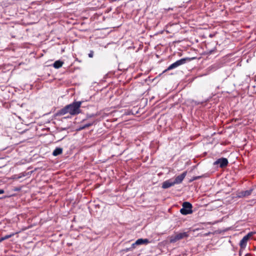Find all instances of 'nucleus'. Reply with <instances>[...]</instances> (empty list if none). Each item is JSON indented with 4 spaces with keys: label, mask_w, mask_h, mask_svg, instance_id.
<instances>
[{
    "label": "nucleus",
    "mask_w": 256,
    "mask_h": 256,
    "mask_svg": "<svg viewBox=\"0 0 256 256\" xmlns=\"http://www.w3.org/2000/svg\"><path fill=\"white\" fill-rule=\"evenodd\" d=\"M82 104V101H74L58 111L56 115L62 116L66 114H70L71 116L78 115L81 112Z\"/></svg>",
    "instance_id": "nucleus-1"
},
{
    "label": "nucleus",
    "mask_w": 256,
    "mask_h": 256,
    "mask_svg": "<svg viewBox=\"0 0 256 256\" xmlns=\"http://www.w3.org/2000/svg\"><path fill=\"white\" fill-rule=\"evenodd\" d=\"M190 59L188 58H181L180 60H179L176 62L172 63L171 64L166 70H164L163 72H166L168 70H170L174 68H178V66H182V64H186L187 62L190 61Z\"/></svg>",
    "instance_id": "nucleus-2"
},
{
    "label": "nucleus",
    "mask_w": 256,
    "mask_h": 256,
    "mask_svg": "<svg viewBox=\"0 0 256 256\" xmlns=\"http://www.w3.org/2000/svg\"><path fill=\"white\" fill-rule=\"evenodd\" d=\"M182 208L180 209V212L183 215H187L192 212V204L189 202H184L182 204Z\"/></svg>",
    "instance_id": "nucleus-3"
},
{
    "label": "nucleus",
    "mask_w": 256,
    "mask_h": 256,
    "mask_svg": "<svg viewBox=\"0 0 256 256\" xmlns=\"http://www.w3.org/2000/svg\"><path fill=\"white\" fill-rule=\"evenodd\" d=\"M188 236V234L186 232H180L174 236H172L170 238V243H174L181 239L186 238Z\"/></svg>",
    "instance_id": "nucleus-4"
},
{
    "label": "nucleus",
    "mask_w": 256,
    "mask_h": 256,
    "mask_svg": "<svg viewBox=\"0 0 256 256\" xmlns=\"http://www.w3.org/2000/svg\"><path fill=\"white\" fill-rule=\"evenodd\" d=\"M228 160L226 158H220L214 162V164H219L220 167L222 168L226 167L228 164Z\"/></svg>",
    "instance_id": "nucleus-5"
},
{
    "label": "nucleus",
    "mask_w": 256,
    "mask_h": 256,
    "mask_svg": "<svg viewBox=\"0 0 256 256\" xmlns=\"http://www.w3.org/2000/svg\"><path fill=\"white\" fill-rule=\"evenodd\" d=\"M252 191L253 189L252 188L246 190H242L238 192L236 196L239 198L248 197L252 194Z\"/></svg>",
    "instance_id": "nucleus-6"
},
{
    "label": "nucleus",
    "mask_w": 256,
    "mask_h": 256,
    "mask_svg": "<svg viewBox=\"0 0 256 256\" xmlns=\"http://www.w3.org/2000/svg\"><path fill=\"white\" fill-rule=\"evenodd\" d=\"M186 175V172H182L180 175L177 176L174 180H173L174 182V184H180L182 182V180L184 178Z\"/></svg>",
    "instance_id": "nucleus-7"
},
{
    "label": "nucleus",
    "mask_w": 256,
    "mask_h": 256,
    "mask_svg": "<svg viewBox=\"0 0 256 256\" xmlns=\"http://www.w3.org/2000/svg\"><path fill=\"white\" fill-rule=\"evenodd\" d=\"M174 180L172 179H170L164 181L162 184V188H163L166 189L174 185Z\"/></svg>",
    "instance_id": "nucleus-8"
},
{
    "label": "nucleus",
    "mask_w": 256,
    "mask_h": 256,
    "mask_svg": "<svg viewBox=\"0 0 256 256\" xmlns=\"http://www.w3.org/2000/svg\"><path fill=\"white\" fill-rule=\"evenodd\" d=\"M250 234L245 236L240 241V246L241 247L246 246V245L247 242L249 238Z\"/></svg>",
    "instance_id": "nucleus-9"
},
{
    "label": "nucleus",
    "mask_w": 256,
    "mask_h": 256,
    "mask_svg": "<svg viewBox=\"0 0 256 256\" xmlns=\"http://www.w3.org/2000/svg\"><path fill=\"white\" fill-rule=\"evenodd\" d=\"M148 243H150V241L147 238H139L135 242V244H138V245L146 244Z\"/></svg>",
    "instance_id": "nucleus-10"
},
{
    "label": "nucleus",
    "mask_w": 256,
    "mask_h": 256,
    "mask_svg": "<svg viewBox=\"0 0 256 256\" xmlns=\"http://www.w3.org/2000/svg\"><path fill=\"white\" fill-rule=\"evenodd\" d=\"M64 64V62L60 60H56V61L54 64H53V66L55 68H61L62 66V64Z\"/></svg>",
    "instance_id": "nucleus-11"
},
{
    "label": "nucleus",
    "mask_w": 256,
    "mask_h": 256,
    "mask_svg": "<svg viewBox=\"0 0 256 256\" xmlns=\"http://www.w3.org/2000/svg\"><path fill=\"white\" fill-rule=\"evenodd\" d=\"M62 152V148H56L52 152L54 156H57L61 154Z\"/></svg>",
    "instance_id": "nucleus-12"
},
{
    "label": "nucleus",
    "mask_w": 256,
    "mask_h": 256,
    "mask_svg": "<svg viewBox=\"0 0 256 256\" xmlns=\"http://www.w3.org/2000/svg\"><path fill=\"white\" fill-rule=\"evenodd\" d=\"M93 124L92 122H90V123H88V124H86L84 125H83L82 126H81L79 128L78 130H84L86 128H87L91 126H92Z\"/></svg>",
    "instance_id": "nucleus-13"
},
{
    "label": "nucleus",
    "mask_w": 256,
    "mask_h": 256,
    "mask_svg": "<svg viewBox=\"0 0 256 256\" xmlns=\"http://www.w3.org/2000/svg\"><path fill=\"white\" fill-rule=\"evenodd\" d=\"M14 234H15V233H12L10 234L6 235V236H5L4 237H2L1 238L2 240L3 241V240H5L8 239V238H11L12 236H14Z\"/></svg>",
    "instance_id": "nucleus-14"
},
{
    "label": "nucleus",
    "mask_w": 256,
    "mask_h": 256,
    "mask_svg": "<svg viewBox=\"0 0 256 256\" xmlns=\"http://www.w3.org/2000/svg\"><path fill=\"white\" fill-rule=\"evenodd\" d=\"M93 56H94V52L91 50L90 52V54H88V56L90 58H92L93 57Z\"/></svg>",
    "instance_id": "nucleus-15"
},
{
    "label": "nucleus",
    "mask_w": 256,
    "mask_h": 256,
    "mask_svg": "<svg viewBox=\"0 0 256 256\" xmlns=\"http://www.w3.org/2000/svg\"><path fill=\"white\" fill-rule=\"evenodd\" d=\"M138 245V244H135V242L132 244V246L130 247L132 248V249H133L135 248L136 246Z\"/></svg>",
    "instance_id": "nucleus-16"
},
{
    "label": "nucleus",
    "mask_w": 256,
    "mask_h": 256,
    "mask_svg": "<svg viewBox=\"0 0 256 256\" xmlns=\"http://www.w3.org/2000/svg\"><path fill=\"white\" fill-rule=\"evenodd\" d=\"M4 192V190H0V194H2Z\"/></svg>",
    "instance_id": "nucleus-17"
},
{
    "label": "nucleus",
    "mask_w": 256,
    "mask_h": 256,
    "mask_svg": "<svg viewBox=\"0 0 256 256\" xmlns=\"http://www.w3.org/2000/svg\"><path fill=\"white\" fill-rule=\"evenodd\" d=\"M132 250V248H126V251L127 252V251L130 250Z\"/></svg>",
    "instance_id": "nucleus-18"
},
{
    "label": "nucleus",
    "mask_w": 256,
    "mask_h": 256,
    "mask_svg": "<svg viewBox=\"0 0 256 256\" xmlns=\"http://www.w3.org/2000/svg\"><path fill=\"white\" fill-rule=\"evenodd\" d=\"M2 240L1 238H0V242H2Z\"/></svg>",
    "instance_id": "nucleus-19"
}]
</instances>
